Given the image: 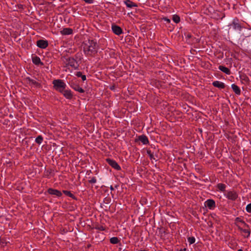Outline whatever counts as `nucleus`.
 <instances>
[{
    "mask_svg": "<svg viewBox=\"0 0 251 251\" xmlns=\"http://www.w3.org/2000/svg\"><path fill=\"white\" fill-rule=\"evenodd\" d=\"M205 203L206 206L210 209H211L215 206V202L212 200H208L206 201Z\"/></svg>",
    "mask_w": 251,
    "mask_h": 251,
    "instance_id": "nucleus-15",
    "label": "nucleus"
},
{
    "mask_svg": "<svg viewBox=\"0 0 251 251\" xmlns=\"http://www.w3.org/2000/svg\"><path fill=\"white\" fill-rule=\"evenodd\" d=\"M246 210L248 212L251 213V203L247 205L246 206Z\"/></svg>",
    "mask_w": 251,
    "mask_h": 251,
    "instance_id": "nucleus-28",
    "label": "nucleus"
},
{
    "mask_svg": "<svg viewBox=\"0 0 251 251\" xmlns=\"http://www.w3.org/2000/svg\"><path fill=\"white\" fill-rule=\"evenodd\" d=\"M90 183H95L96 182V179L95 177H93L91 179L89 180Z\"/></svg>",
    "mask_w": 251,
    "mask_h": 251,
    "instance_id": "nucleus-30",
    "label": "nucleus"
},
{
    "mask_svg": "<svg viewBox=\"0 0 251 251\" xmlns=\"http://www.w3.org/2000/svg\"><path fill=\"white\" fill-rule=\"evenodd\" d=\"M163 20L169 23H170L171 21L170 20L168 19L167 18H164Z\"/></svg>",
    "mask_w": 251,
    "mask_h": 251,
    "instance_id": "nucleus-33",
    "label": "nucleus"
},
{
    "mask_svg": "<svg viewBox=\"0 0 251 251\" xmlns=\"http://www.w3.org/2000/svg\"><path fill=\"white\" fill-rule=\"evenodd\" d=\"M70 84L71 87L75 90L78 91L79 93L84 92V90L76 83V81L72 80L70 82Z\"/></svg>",
    "mask_w": 251,
    "mask_h": 251,
    "instance_id": "nucleus-5",
    "label": "nucleus"
},
{
    "mask_svg": "<svg viewBox=\"0 0 251 251\" xmlns=\"http://www.w3.org/2000/svg\"><path fill=\"white\" fill-rule=\"evenodd\" d=\"M243 224L242 226H238V229L242 232V236L245 238H248L251 233V229L249 226L243 221H241Z\"/></svg>",
    "mask_w": 251,
    "mask_h": 251,
    "instance_id": "nucleus-2",
    "label": "nucleus"
},
{
    "mask_svg": "<svg viewBox=\"0 0 251 251\" xmlns=\"http://www.w3.org/2000/svg\"><path fill=\"white\" fill-rule=\"evenodd\" d=\"M25 80L27 83L31 86H34L36 87H40V84L37 82L35 79H31L30 77H26Z\"/></svg>",
    "mask_w": 251,
    "mask_h": 251,
    "instance_id": "nucleus-7",
    "label": "nucleus"
},
{
    "mask_svg": "<svg viewBox=\"0 0 251 251\" xmlns=\"http://www.w3.org/2000/svg\"><path fill=\"white\" fill-rule=\"evenodd\" d=\"M111 190H113V188L112 186H111V188H110Z\"/></svg>",
    "mask_w": 251,
    "mask_h": 251,
    "instance_id": "nucleus-38",
    "label": "nucleus"
},
{
    "mask_svg": "<svg viewBox=\"0 0 251 251\" xmlns=\"http://www.w3.org/2000/svg\"><path fill=\"white\" fill-rule=\"evenodd\" d=\"M188 241L190 244H192L195 242V238L194 237H190L188 238Z\"/></svg>",
    "mask_w": 251,
    "mask_h": 251,
    "instance_id": "nucleus-26",
    "label": "nucleus"
},
{
    "mask_svg": "<svg viewBox=\"0 0 251 251\" xmlns=\"http://www.w3.org/2000/svg\"><path fill=\"white\" fill-rule=\"evenodd\" d=\"M241 25L238 23V20H234L232 23L228 25V33H233L234 30L240 31Z\"/></svg>",
    "mask_w": 251,
    "mask_h": 251,
    "instance_id": "nucleus-4",
    "label": "nucleus"
},
{
    "mask_svg": "<svg viewBox=\"0 0 251 251\" xmlns=\"http://www.w3.org/2000/svg\"><path fill=\"white\" fill-rule=\"evenodd\" d=\"M63 95L64 96L68 99H71L72 98V94L70 90H64Z\"/></svg>",
    "mask_w": 251,
    "mask_h": 251,
    "instance_id": "nucleus-19",
    "label": "nucleus"
},
{
    "mask_svg": "<svg viewBox=\"0 0 251 251\" xmlns=\"http://www.w3.org/2000/svg\"><path fill=\"white\" fill-rule=\"evenodd\" d=\"M76 76H77L78 77H81L82 75V73L80 72H77L76 73Z\"/></svg>",
    "mask_w": 251,
    "mask_h": 251,
    "instance_id": "nucleus-32",
    "label": "nucleus"
},
{
    "mask_svg": "<svg viewBox=\"0 0 251 251\" xmlns=\"http://www.w3.org/2000/svg\"><path fill=\"white\" fill-rule=\"evenodd\" d=\"M32 61L33 63L36 65H39L40 64L43 65V63L41 62L40 59L38 57H35L32 58Z\"/></svg>",
    "mask_w": 251,
    "mask_h": 251,
    "instance_id": "nucleus-21",
    "label": "nucleus"
},
{
    "mask_svg": "<svg viewBox=\"0 0 251 251\" xmlns=\"http://www.w3.org/2000/svg\"><path fill=\"white\" fill-rule=\"evenodd\" d=\"M68 64L75 69H76L78 66L77 62L73 58H70L69 59Z\"/></svg>",
    "mask_w": 251,
    "mask_h": 251,
    "instance_id": "nucleus-11",
    "label": "nucleus"
},
{
    "mask_svg": "<svg viewBox=\"0 0 251 251\" xmlns=\"http://www.w3.org/2000/svg\"><path fill=\"white\" fill-rule=\"evenodd\" d=\"M73 32V30L70 28H64L62 30L60 31V33L62 35H70Z\"/></svg>",
    "mask_w": 251,
    "mask_h": 251,
    "instance_id": "nucleus-16",
    "label": "nucleus"
},
{
    "mask_svg": "<svg viewBox=\"0 0 251 251\" xmlns=\"http://www.w3.org/2000/svg\"><path fill=\"white\" fill-rule=\"evenodd\" d=\"M219 69L223 72L226 73L227 75H229L230 73V70L226 67L223 66H219Z\"/></svg>",
    "mask_w": 251,
    "mask_h": 251,
    "instance_id": "nucleus-18",
    "label": "nucleus"
},
{
    "mask_svg": "<svg viewBox=\"0 0 251 251\" xmlns=\"http://www.w3.org/2000/svg\"><path fill=\"white\" fill-rule=\"evenodd\" d=\"M48 192L50 194L56 195L58 197L61 195V192L56 189L50 188L48 189Z\"/></svg>",
    "mask_w": 251,
    "mask_h": 251,
    "instance_id": "nucleus-12",
    "label": "nucleus"
},
{
    "mask_svg": "<svg viewBox=\"0 0 251 251\" xmlns=\"http://www.w3.org/2000/svg\"><path fill=\"white\" fill-rule=\"evenodd\" d=\"M125 3L126 6L129 8H132L133 7H136L137 5L133 3L132 1L129 0H126L125 1Z\"/></svg>",
    "mask_w": 251,
    "mask_h": 251,
    "instance_id": "nucleus-20",
    "label": "nucleus"
},
{
    "mask_svg": "<svg viewBox=\"0 0 251 251\" xmlns=\"http://www.w3.org/2000/svg\"><path fill=\"white\" fill-rule=\"evenodd\" d=\"M63 193L68 196L70 197L73 198L74 195L71 193L70 191H63Z\"/></svg>",
    "mask_w": 251,
    "mask_h": 251,
    "instance_id": "nucleus-27",
    "label": "nucleus"
},
{
    "mask_svg": "<svg viewBox=\"0 0 251 251\" xmlns=\"http://www.w3.org/2000/svg\"><path fill=\"white\" fill-rule=\"evenodd\" d=\"M43 140V138L42 137V136L41 135H39L38 136H37V137L35 139V142L38 144H40L42 141Z\"/></svg>",
    "mask_w": 251,
    "mask_h": 251,
    "instance_id": "nucleus-23",
    "label": "nucleus"
},
{
    "mask_svg": "<svg viewBox=\"0 0 251 251\" xmlns=\"http://www.w3.org/2000/svg\"><path fill=\"white\" fill-rule=\"evenodd\" d=\"M217 187L218 189L222 191H224L225 190L226 186L224 184L219 183L218 184Z\"/></svg>",
    "mask_w": 251,
    "mask_h": 251,
    "instance_id": "nucleus-24",
    "label": "nucleus"
},
{
    "mask_svg": "<svg viewBox=\"0 0 251 251\" xmlns=\"http://www.w3.org/2000/svg\"><path fill=\"white\" fill-rule=\"evenodd\" d=\"M37 46L40 48L45 49L48 46V42L46 40H39L37 41Z\"/></svg>",
    "mask_w": 251,
    "mask_h": 251,
    "instance_id": "nucleus-8",
    "label": "nucleus"
},
{
    "mask_svg": "<svg viewBox=\"0 0 251 251\" xmlns=\"http://www.w3.org/2000/svg\"><path fill=\"white\" fill-rule=\"evenodd\" d=\"M106 162L108 163V164L110 165L113 168L117 170H119L121 169V167L115 161L112 160L110 158H107L106 159Z\"/></svg>",
    "mask_w": 251,
    "mask_h": 251,
    "instance_id": "nucleus-6",
    "label": "nucleus"
},
{
    "mask_svg": "<svg viewBox=\"0 0 251 251\" xmlns=\"http://www.w3.org/2000/svg\"><path fill=\"white\" fill-rule=\"evenodd\" d=\"M231 87L236 94L238 95L240 94L241 91H240V88H239V87L237 85H236L234 84H233L231 85Z\"/></svg>",
    "mask_w": 251,
    "mask_h": 251,
    "instance_id": "nucleus-17",
    "label": "nucleus"
},
{
    "mask_svg": "<svg viewBox=\"0 0 251 251\" xmlns=\"http://www.w3.org/2000/svg\"><path fill=\"white\" fill-rule=\"evenodd\" d=\"M147 153L149 154V155L150 156V158L151 159H152L153 158L154 159H155L154 158H153V154L151 152V151H147Z\"/></svg>",
    "mask_w": 251,
    "mask_h": 251,
    "instance_id": "nucleus-29",
    "label": "nucleus"
},
{
    "mask_svg": "<svg viewBox=\"0 0 251 251\" xmlns=\"http://www.w3.org/2000/svg\"><path fill=\"white\" fill-rule=\"evenodd\" d=\"M186 251V249L185 248L183 249H181L179 251Z\"/></svg>",
    "mask_w": 251,
    "mask_h": 251,
    "instance_id": "nucleus-36",
    "label": "nucleus"
},
{
    "mask_svg": "<svg viewBox=\"0 0 251 251\" xmlns=\"http://www.w3.org/2000/svg\"><path fill=\"white\" fill-rule=\"evenodd\" d=\"M81 77L83 81L85 80L86 79V76L85 75H82Z\"/></svg>",
    "mask_w": 251,
    "mask_h": 251,
    "instance_id": "nucleus-34",
    "label": "nucleus"
},
{
    "mask_svg": "<svg viewBox=\"0 0 251 251\" xmlns=\"http://www.w3.org/2000/svg\"><path fill=\"white\" fill-rule=\"evenodd\" d=\"M112 30L113 32L116 35H120L122 33V28L116 25H113L112 26Z\"/></svg>",
    "mask_w": 251,
    "mask_h": 251,
    "instance_id": "nucleus-9",
    "label": "nucleus"
},
{
    "mask_svg": "<svg viewBox=\"0 0 251 251\" xmlns=\"http://www.w3.org/2000/svg\"><path fill=\"white\" fill-rule=\"evenodd\" d=\"M212 84L214 86L220 89H223L225 87V84L221 81H215Z\"/></svg>",
    "mask_w": 251,
    "mask_h": 251,
    "instance_id": "nucleus-13",
    "label": "nucleus"
},
{
    "mask_svg": "<svg viewBox=\"0 0 251 251\" xmlns=\"http://www.w3.org/2000/svg\"><path fill=\"white\" fill-rule=\"evenodd\" d=\"M98 45L96 42L93 40L89 41L85 44L83 50L85 54L88 55H92L97 52Z\"/></svg>",
    "mask_w": 251,
    "mask_h": 251,
    "instance_id": "nucleus-1",
    "label": "nucleus"
},
{
    "mask_svg": "<svg viewBox=\"0 0 251 251\" xmlns=\"http://www.w3.org/2000/svg\"><path fill=\"white\" fill-rule=\"evenodd\" d=\"M110 243L113 244H117L119 242V240L116 237H114L110 239Z\"/></svg>",
    "mask_w": 251,
    "mask_h": 251,
    "instance_id": "nucleus-22",
    "label": "nucleus"
},
{
    "mask_svg": "<svg viewBox=\"0 0 251 251\" xmlns=\"http://www.w3.org/2000/svg\"><path fill=\"white\" fill-rule=\"evenodd\" d=\"M84 1L88 3H92L93 2V0H84Z\"/></svg>",
    "mask_w": 251,
    "mask_h": 251,
    "instance_id": "nucleus-31",
    "label": "nucleus"
},
{
    "mask_svg": "<svg viewBox=\"0 0 251 251\" xmlns=\"http://www.w3.org/2000/svg\"><path fill=\"white\" fill-rule=\"evenodd\" d=\"M186 37L188 38V39H189L191 37V35L190 34H188L186 36Z\"/></svg>",
    "mask_w": 251,
    "mask_h": 251,
    "instance_id": "nucleus-35",
    "label": "nucleus"
},
{
    "mask_svg": "<svg viewBox=\"0 0 251 251\" xmlns=\"http://www.w3.org/2000/svg\"><path fill=\"white\" fill-rule=\"evenodd\" d=\"M238 251H243L242 249H239L238 250Z\"/></svg>",
    "mask_w": 251,
    "mask_h": 251,
    "instance_id": "nucleus-37",
    "label": "nucleus"
},
{
    "mask_svg": "<svg viewBox=\"0 0 251 251\" xmlns=\"http://www.w3.org/2000/svg\"><path fill=\"white\" fill-rule=\"evenodd\" d=\"M173 20L176 23H178L180 22V18L178 15H175L173 17Z\"/></svg>",
    "mask_w": 251,
    "mask_h": 251,
    "instance_id": "nucleus-25",
    "label": "nucleus"
},
{
    "mask_svg": "<svg viewBox=\"0 0 251 251\" xmlns=\"http://www.w3.org/2000/svg\"><path fill=\"white\" fill-rule=\"evenodd\" d=\"M227 197L229 199L234 200L237 198V195L235 192L230 191L227 193Z\"/></svg>",
    "mask_w": 251,
    "mask_h": 251,
    "instance_id": "nucleus-14",
    "label": "nucleus"
},
{
    "mask_svg": "<svg viewBox=\"0 0 251 251\" xmlns=\"http://www.w3.org/2000/svg\"><path fill=\"white\" fill-rule=\"evenodd\" d=\"M136 141H141L143 144L146 145L149 143V140L146 135H142L138 137Z\"/></svg>",
    "mask_w": 251,
    "mask_h": 251,
    "instance_id": "nucleus-10",
    "label": "nucleus"
},
{
    "mask_svg": "<svg viewBox=\"0 0 251 251\" xmlns=\"http://www.w3.org/2000/svg\"><path fill=\"white\" fill-rule=\"evenodd\" d=\"M53 87L55 90L61 93H63L66 87V84L61 79H55L52 82Z\"/></svg>",
    "mask_w": 251,
    "mask_h": 251,
    "instance_id": "nucleus-3",
    "label": "nucleus"
}]
</instances>
